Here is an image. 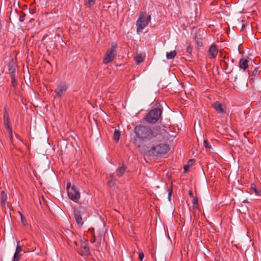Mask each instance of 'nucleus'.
<instances>
[{
	"instance_id": "nucleus-15",
	"label": "nucleus",
	"mask_w": 261,
	"mask_h": 261,
	"mask_svg": "<svg viewBox=\"0 0 261 261\" xmlns=\"http://www.w3.org/2000/svg\"><path fill=\"white\" fill-rule=\"evenodd\" d=\"M126 169V167L124 165H122L121 167L118 168L116 170L117 176L119 177H121L124 173Z\"/></svg>"
},
{
	"instance_id": "nucleus-19",
	"label": "nucleus",
	"mask_w": 261,
	"mask_h": 261,
	"mask_svg": "<svg viewBox=\"0 0 261 261\" xmlns=\"http://www.w3.org/2000/svg\"><path fill=\"white\" fill-rule=\"evenodd\" d=\"M137 64L139 65L143 61V57L141 55H138L135 57Z\"/></svg>"
},
{
	"instance_id": "nucleus-12",
	"label": "nucleus",
	"mask_w": 261,
	"mask_h": 261,
	"mask_svg": "<svg viewBox=\"0 0 261 261\" xmlns=\"http://www.w3.org/2000/svg\"><path fill=\"white\" fill-rule=\"evenodd\" d=\"M15 62L14 60L12 59L9 63L8 68L10 75L15 74Z\"/></svg>"
},
{
	"instance_id": "nucleus-22",
	"label": "nucleus",
	"mask_w": 261,
	"mask_h": 261,
	"mask_svg": "<svg viewBox=\"0 0 261 261\" xmlns=\"http://www.w3.org/2000/svg\"><path fill=\"white\" fill-rule=\"evenodd\" d=\"M192 204L194 208H196L198 207V198L196 197H192Z\"/></svg>"
},
{
	"instance_id": "nucleus-37",
	"label": "nucleus",
	"mask_w": 261,
	"mask_h": 261,
	"mask_svg": "<svg viewBox=\"0 0 261 261\" xmlns=\"http://www.w3.org/2000/svg\"><path fill=\"white\" fill-rule=\"evenodd\" d=\"M193 164V160H190L188 161L187 165H190V166H191Z\"/></svg>"
},
{
	"instance_id": "nucleus-3",
	"label": "nucleus",
	"mask_w": 261,
	"mask_h": 261,
	"mask_svg": "<svg viewBox=\"0 0 261 261\" xmlns=\"http://www.w3.org/2000/svg\"><path fill=\"white\" fill-rule=\"evenodd\" d=\"M162 114L160 109H154L150 111L144 117V119L149 123H155L160 118Z\"/></svg>"
},
{
	"instance_id": "nucleus-42",
	"label": "nucleus",
	"mask_w": 261,
	"mask_h": 261,
	"mask_svg": "<svg viewBox=\"0 0 261 261\" xmlns=\"http://www.w3.org/2000/svg\"><path fill=\"white\" fill-rule=\"evenodd\" d=\"M56 36L58 37H60V35L59 34H58L56 35Z\"/></svg>"
},
{
	"instance_id": "nucleus-20",
	"label": "nucleus",
	"mask_w": 261,
	"mask_h": 261,
	"mask_svg": "<svg viewBox=\"0 0 261 261\" xmlns=\"http://www.w3.org/2000/svg\"><path fill=\"white\" fill-rule=\"evenodd\" d=\"M7 200V195L5 194V192L2 191L1 192V203H5Z\"/></svg>"
},
{
	"instance_id": "nucleus-16",
	"label": "nucleus",
	"mask_w": 261,
	"mask_h": 261,
	"mask_svg": "<svg viewBox=\"0 0 261 261\" xmlns=\"http://www.w3.org/2000/svg\"><path fill=\"white\" fill-rule=\"evenodd\" d=\"M4 125L8 129L11 127L10 121L9 120V116L7 113H5L4 115Z\"/></svg>"
},
{
	"instance_id": "nucleus-34",
	"label": "nucleus",
	"mask_w": 261,
	"mask_h": 261,
	"mask_svg": "<svg viewBox=\"0 0 261 261\" xmlns=\"http://www.w3.org/2000/svg\"><path fill=\"white\" fill-rule=\"evenodd\" d=\"M258 70L257 68H255L253 71V73H252V75H256L257 74V73H258Z\"/></svg>"
},
{
	"instance_id": "nucleus-39",
	"label": "nucleus",
	"mask_w": 261,
	"mask_h": 261,
	"mask_svg": "<svg viewBox=\"0 0 261 261\" xmlns=\"http://www.w3.org/2000/svg\"><path fill=\"white\" fill-rule=\"evenodd\" d=\"M95 0H89V3L91 5V3H94Z\"/></svg>"
},
{
	"instance_id": "nucleus-8",
	"label": "nucleus",
	"mask_w": 261,
	"mask_h": 261,
	"mask_svg": "<svg viewBox=\"0 0 261 261\" xmlns=\"http://www.w3.org/2000/svg\"><path fill=\"white\" fill-rule=\"evenodd\" d=\"M214 109L219 113H225V107L219 102H216L213 104Z\"/></svg>"
},
{
	"instance_id": "nucleus-29",
	"label": "nucleus",
	"mask_w": 261,
	"mask_h": 261,
	"mask_svg": "<svg viewBox=\"0 0 261 261\" xmlns=\"http://www.w3.org/2000/svg\"><path fill=\"white\" fill-rule=\"evenodd\" d=\"M116 48V44L115 43H112L111 46V48L110 49V51H112V52L115 53Z\"/></svg>"
},
{
	"instance_id": "nucleus-21",
	"label": "nucleus",
	"mask_w": 261,
	"mask_h": 261,
	"mask_svg": "<svg viewBox=\"0 0 261 261\" xmlns=\"http://www.w3.org/2000/svg\"><path fill=\"white\" fill-rule=\"evenodd\" d=\"M10 77L11 79V84H12V86L13 87H15L16 85H17V83H16V79H15V74H12L10 75Z\"/></svg>"
},
{
	"instance_id": "nucleus-23",
	"label": "nucleus",
	"mask_w": 261,
	"mask_h": 261,
	"mask_svg": "<svg viewBox=\"0 0 261 261\" xmlns=\"http://www.w3.org/2000/svg\"><path fill=\"white\" fill-rule=\"evenodd\" d=\"M195 41H196V43L197 44L198 46H202V39L200 38H199L197 36H196L195 37Z\"/></svg>"
},
{
	"instance_id": "nucleus-6",
	"label": "nucleus",
	"mask_w": 261,
	"mask_h": 261,
	"mask_svg": "<svg viewBox=\"0 0 261 261\" xmlns=\"http://www.w3.org/2000/svg\"><path fill=\"white\" fill-rule=\"evenodd\" d=\"M67 88L68 86L65 83L61 82L57 86L54 92L58 96L62 97L66 91Z\"/></svg>"
},
{
	"instance_id": "nucleus-31",
	"label": "nucleus",
	"mask_w": 261,
	"mask_h": 261,
	"mask_svg": "<svg viewBox=\"0 0 261 261\" xmlns=\"http://www.w3.org/2000/svg\"><path fill=\"white\" fill-rule=\"evenodd\" d=\"M187 53L191 54L192 51V47L190 45H188L186 49Z\"/></svg>"
},
{
	"instance_id": "nucleus-7",
	"label": "nucleus",
	"mask_w": 261,
	"mask_h": 261,
	"mask_svg": "<svg viewBox=\"0 0 261 261\" xmlns=\"http://www.w3.org/2000/svg\"><path fill=\"white\" fill-rule=\"evenodd\" d=\"M115 57V53L112 51H110V49H108L106 53L105 57L103 59V63L105 64L112 62Z\"/></svg>"
},
{
	"instance_id": "nucleus-41",
	"label": "nucleus",
	"mask_w": 261,
	"mask_h": 261,
	"mask_svg": "<svg viewBox=\"0 0 261 261\" xmlns=\"http://www.w3.org/2000/svg\"><path fill=\"white\" fill-rule=\"evenodd\" d=\"M70 184H68L67 185V191L68 190H70V189H69V187L70 186Z\"/></svg>"
},
{
	"instance_id": "nucleus-9",
	"label": "nucleus",
	"mask_w": 261,
	"mask_h": 261,
	"mask_svg": "<svg viewBox=\"0 0 261 261\" xmlns=\"http://www.w3.org/2000/svg\"><path fill=\"white\" fill-rule=\"evenodd\" d=\"M89 249L88 244L85 242L81 243V254L83 255L88 254Z\"/></svg>"
},
{
	"instance_id": "nucleus-1",
	"label": "nucleus",
	"mask_w": 261,
	"mask_h": 261,
	"mask_svg": "<svg viewBox=\"0 0 261 261\" xmlns=\"http://www.w3.org/2000/svg\"><path fill=\"white\" fill-rule=\"evenodd\" d=\"M134 132L136 135V140L147 141L156 136L154 132L149 127L141 124L135 127Z\"/></svg>"
},
{
	"instance_id": "nucleus-4",
	"label": "nucleus",
	"mask_w": 261,
	"mask_h": 261,
	"mask_svg": "<svg viewBox=\"0 0 261 261\" xmlns=\"http://www.w3.org/2000/svg\"><path fill=\"white\" fill-rule=\"evenodd\" d=\"M150 16L148 15L146 18L145 17L143 12L140 13L139 17L137 21V32H139L142 31L148 24L150 21Z\"/></svg>"
},
{
	"instance_id": "nucleus-28",
	"label": "nucleus",
	"mask_w": 261,
	"mask_h": 261,
	"mask_svg": "<svg viewBox=\"0 0 261 261\" xmlns=\"http://www.w3.org/2000/svg\"><path fill=\"white\" fill-rule=\"evenodd\" d=\"M20 217L22 223L24 225H27V223L25 217L21 214H20Z\"/></svg>"
},
{
	"instance_id": "nucleus-2",
	"label": "nucleus",
	"mask_w": 261,
	"mask_h": 261,
	"mask_svg": "<svg viewBox=\"0 0 261 261\" xmlns=\"http://www.w3.org/2000/svg\"><path fill=\"white\" fill-rule=\"evenodd\" d=\"M169 150V147L168 145L164 144H160L151 147L148 151V153L150 156H161L166 154Z\"/></svg>"
},
{
	"instance_id": "nucleus-26",
	"label": "nucleus",
	"mask_w": 261,
	"mask_h": 261,
	"mask_svg": "<svg viewBox=\"0 0 261 261\" xmlns=\"http://www.w3.org/2000/svg\"><path fill=\"white\" fill-rule=\"evenodd\" d=\"M204 145L205 147L207 149H211L212 146L210 145V143L207 140H204Z\"/></svg>"
},
{
	"instance_id": "nucleus-10",
	"label": "nucleus",
	"mask_w": 261,
	"mask_h": 261,
	"mask_svg": "<svg viewBox=\"0 0 261 261\" xmlns=\"http://www.w3.org/2000/svg\"><path fill=\"white\" fill-rule=\"evenodd\" d=\"M208 53L211 58H215L218 54V49L215 44L211 45L208 49Z\"/></svg>"
},
{
	"instance_id": "nucleus-33",
	"label": "nucleus",
	"mask_w": 261,
	"mask_h": 261,
	"mask_svg": "<svg viewBox=\"0 0 261 261\" xmlns=\"http://www.w3.org/2000/svg\"><path fill=\"white\" fill-rule=\"evenodd\" d=\"M172 195V189L170 191L169 190V193H168V199L169 201H171V197Z\"/></svg>"
},
{
	"instance_id": "nucleus-43",
	"label": "nucleus",
	"mask_w": 261,
	"mask_h": 261,
	"mask_svg": "<svg viewBox=\"0 0 261 261\" xmlns=\"http://www.w3.org/2000/svg\"><path fill=\"white\" fill-rule=\"evenodd\" d=\"M74 243L75 245H77V243H76V241H74Z\"/></svg>"
},
{
	"instance_id": "nucleus-38",
	"label": "nucleus",
	"mask_w": 261,
	"mask_h": 261,
	"mask_svg": "<svg viewBox=\"0 0 261 261\" xmlns=\"http://www.w3.org/2000/svg\"><path fill=\"white\" fill-rule=\"evenodd\" d=\"M24 16H20V17H19V20L20 21H24Z\"/></svg>"
},
{
	"instance_id": "nucleus-25",
	"label": "nucleus",
	"mask_w": 261,
	"mask_h": 261,
	"mask_svg": "<svg viewBox=\"0 0 261 261\" xmlns=\"http://www.w3.org/2000/svg\"><path fill=\"white\" fill-rule=\"evenodd\" d=\"M19 241L17 242V245L16 247V251L15 253L20 254L21 251H22V248L20 245H19Z\"/></svg>"
},
{
	"instance_id": "nucleus-24",
	"label": "nucleus",
	"mask_w": 261,
	"mask_h": 261,
	"mask_svg": "<svg viewBox=\"0 0 261 261\" xmlns=\"http://www.w3.org/2000/svg\"><path fill=\"white\" fill-rule=\"evenodd\" d=\"M20 257V254L15 253L14 255L13 256L12 261H18L19 260Z\"/></svg>"
},
{
	"instance_id": "nucleus-32",
	"label": "nucleus",
	"mask_w": 261,
	"mask_h": 261,
	"mask_svg": "<svg viewBox=\"0 0 261 261\" xmlns=\"http://www.w3.org/2000/svg\"><path fill=\"white\" fill-rule=\"evenodd\" d=\"M190 167V165H186L184 166V170L185 172H187L188 171V169Z\"/></svg>"
},
{
	"instance_id": "nucleus-27",
	"label": "nucleus",
	"mask_w": 261,
	"mask_h": 261,
	"mask_svg": "<svg viewBox=\"0 0 261 261\" xmlns=\"http://www.w3.org/2000/svg\"><path fill=\"white\" fill-rule=\"evenodd\" d=\"M110 177L111 178V180H108V184L109 185V186L112 187V186H113L114 185V184L113 181H112L113 178H114L113 174H111Z\"/></svg>"
},
{
	"instance_id": "nucleus-36",
	"label": "nucleus",
	"mask_w": 261,
	"mask_h": 261,
	"mask_svg": "<svg viewBox=\"0 0 261 261\" xmlns=\"http://www.w3.org/2000/svg\"><path fill=\"white\" fill-rule=\"evenodd\" d=\"M8 129L10 135L12 136L13 134H12V130L11 129V127L8 128Z\"/></svg>"
},
{
	"instance_id": "nucleus-11",
	"label": "nucleus",
	"mask_w": 261,
	"mask_h": 261,
	"mask_svg": "<svg viewBox=\"0 0 261 261\" xmlns=\"http://www.w3.org/2000/svg\"><path fill=\"white\" fill-rule=\"evenodd\" d=\"M74 218L79 226L81 227L83 224L81 213L79 211L74 212Z\"/></svg>"
},
{
	"instance_id": "nucleus-13",
	"label": "nucleus",
	"mask_w": 261,
	"mask_h": 261,
	"mask_svg": "<svg viewBox=\"0 0 261 261\" xmlns=\"http://www.w3.org/2000/svg\"><path fill=\"white\" fill-rule=\"evenodd\" d=\"M248 67V61L247 59L241 58L239 61V67L244 71Z\"/></svg>"
},
{
	"instance_id": "nucleus-14",
	"label": "nucleus",
	"mask_w": 261,
	"mask_h": 261,
	"mask_svg": "<svg viewBox=\"0 0 261 261\" xmlns=\"http://www.w3.org/2000/svg\"><path fill=\"white\" fill-rule=\"evenodd\" d=\"M250 190L251 193H254L257 196L261 197V190L257 188L255 184L251 185Z\"/></svg>"
},
{
	"instance_id": "nucleus-5",
	"label": "nucleus",
	"mask_w": 261,
	"mask_h": 261,
	"mask_svg": "<svg viewBox=\"0 0 261 261\" xmlns=\"http://www.w3.org/2000/svg\"><path fill=\"white\" fill-rule=\"evenodd\" d=\"M67 193L69 198L75 202L80 198V192L75 186H73Z\"/></svg>"
},
{
	"instance_id": "nucleus-18",
	"label": "nucleus",
	"mask_w": 261,
	"mask_h": 261,
	"mask_svg": "<svg viewBox=\"0 0 261 261\" xmlns=\"http://www.w3.org/2000/svg\"><path fill=\"white\" fill-rule=\"evenodd\" d=\"M120 133L119 130L115 129L114 133V139L117 142L118 141L120 138Z\"/></svg>"
},
{
	"instance_id": "nucleus-35",
	"label": "nucleus",
	"mask_w": 261,
	"mask_h": 261,
	"mask_svg": "<svg viewBox=\"0 0 261 261\" xmlns=\"http://www.w3.org/2000/svg\"><path fill=\"white\" fill-rule=\"evenodd\" d=\"M189 196H190L191 197H194V196H193V192H192V191L191 190H190V191H189Z\"/></svg>"
},
{
	"instance_id": "nucleus-30",
	"label": "nucleus",
	"mask_w": 261,
	"mask_h": 261,
	"mask_svg": "<svg viewBox=\"0 0 261 261\" xmlns=\"http://www.w3.org/2000/svg\"><path fill=\"white\" fill-rule=\"evenodd\" d=\"M144 254L143 252H141L139 254V258L140 261H143V259L144 258Z\"/></svg>"
},
{
	"instance_id": "nucleus-40",
	"label": "nucleus",
	"mask_w": 261,
	"mask_h": 261,
	"mask_svg": "<svg viewBox=\"0 0 261 261\" xmlns=\"http://www.w3.org/2000/svg\"><path fill=\"white\" fill-rule=\"evenodd\" d=\"M10 139H11V141L12 142V143L13 142V135L11 136V135H10Z\"/></svg>"
},
{
	"instance_id": "nucleus-17",
	"label": "nucleus",
	"mask_w": 261,
	"mask_h": 261,
	"mask_svg": "<svg viewBox=\"0 0 261 261\" xmlns=\"http://www.w3.org/2000/svg\"><path fill=\"white\" fill-rule=\"evenodd\" d=\"M176 54L175 50L171 51L170 53L167 52L166 53V58L168 60L172 59L176 56Z\"/></svg>"
}]
</instances>
